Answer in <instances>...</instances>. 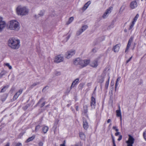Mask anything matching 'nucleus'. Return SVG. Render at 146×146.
<instances>
[{
    "instance_id": "f257e3e1",
    "label": "nucleus",
    "mask_w": 146,
    "mask_h": 146,
    "mask_svg": "<svg viewBox=\"0 0 146 146\" xmlns=\"http://www.w3.org/2000/svg\"><path fill=\"white\" fill-rule=\"evenodd\" d=\"M20 40L15 38H10L8 40V45L11 48L16 49H18L19 46Z\"/></svg>"
},
{
    "instance_id": "f03ea898",
    "label": "nucleus",
    "mask_w": 146,
    "mask_h": 146,
    "mask_svg": "<svg viewBox=\"0 0 146 146\" xmlns=\"http://www.w3.org/2000/svg\"><path fill=\"white\" fill-rule=\"evenodd\" d=\"M29 12V9L26 7L19 6L17 8V14L21 16L27 15Z\"/></svg>"
},
{
    "instance_id": "7ed1b4c3",
    "label": "nucleus",
    "mask_w": 146,
    "mask_h": 146,
    "mask_svg": "<svg viewBox=\"0 0 146 146\" xmlns=\"http://www.w3.org/2000/svg\"><path fill=\"white\" fill-rule=\"evenodd\" d=\"M9 28L11 30L18 31L20 29V23L16 20H12L10 21Z\"/></svg>"
},
{
    "instance_id": "20e7f679",
    "label": "nucleus",
    "mask_w": 146,
    "mask_h": 146,
    "mask_svg": "<svg viewBox=\"0 0 146 146\" xmlns=\"http://www.w3.org/2000/svg\"><path fill=\"white\" fill-rule=\"evenodd\" d=\"M128 136L129 137L128 140L126 141V143L127 144V146H133L135 139L130 135H128Z\"/></svg>"
},
{
    "instance_id": "39448f33",
    "label": "nucleus",
    "mask_w": 146,
    "mask_h": 146,
    "mask_svg": "<svg viewBox=\"0 0 146 146\" xmlns=\"http://www.w3.org/2000/svg\"><path fill=\"white\" fill-rule=\"evenodd\" d=\"M75 53V50H71L67 52L65 54V57L69 59L72 56L74 55Z\"/></svg>"
},
{
    "instance_id": "423d86ee",
    "label": "nucleus",
    "mask_w": 146,
    "mask_h": 146,
    "mask_svg": "<svg viewBox=\"0 0 146 146\" xmlns=\"http://www.w3.org/2000/svg\"><path fill=\"white\" fill-rule=\"evenodd\" d=\"M80 65L82 67L86 66L90 63V60H82L80 59Z\"/></svg>"
},
{
    "instance_id": "0eeeda50",
    "label": "nucleus",
    "mask_w": 146,
    "mask_h": 146,
    "mask_svg": "<svg viewBox=\"0 0 146 146\" xmlns=\"http://www.w3.org/2000/svg\"><path fill=\"white\" fill-rule=\"evenodd\" d=\"M64 58L60 55H57L56 56L54 60V62L56 63H59L62 62Z\"/></svg>"
},
{
    "instance_id": "6e6552de",
    "label": "nucleus",
    "mask_w": 146,
    "mask_h": 146,
    "mask_svg": "<svg viewBox=\"0 0 146 146\" xmlns=\"http://www.w3.org/2000/svg\"><path fill=\"white\" fill-rule=\"evenodd\" d=\"M113 7H110L108 9H107L105 12L104 13L102 16L103 18L104 19L106 18L108 16V14L111 13V11Z\"/></svg>"
},
{
    "instance_id": "1a4fd4ad",
    "label": "nucleus",
    "mask_w": 146,
    "mask_h": 146,
    "mask_svg": "<svg viewBox=\"0 0 146 146\" xmlns=\"http://www.w3.org/2000/svg\"><path fill=\"white\" fill-rule=\"evenodd\" d=\"M6 26V23L3 21V18L0 17V31H1Z\"/></svg>"
},
{
    "instance_id": "9d476101",
    "label": "nucleus",
    "mask_w": 146,
    "mask_h": 146,
    "mask_svg": "<svg viewBox=\"0 0 146 146\" xmlns=\"http://www.w3.org/2000/svg\"><path fill=\"white\" fill-rule=\"evenodd\" d=\"M133 38H132V37H131L130 38V39L128 41V42L126 48L125 50V52H126L128 50V49H129V47H130V46H131V43L133 41Z\"/></svg>"
},
{
    "instance_id": "9b49d317",
    "label": "nucleus",
    "mask_w": 146,
    "mask_h": 146,
    "mask_svg": "<svg viewBox=\"0 0 146 146\" xmlns=\"http://www.w3.org/2000/svg\"><path fill=\"white\" fill-rule=\"evenodd\" d=\"M96 105V100L95 98L93 96L91 98V102L90 103V106L92 108L94 107L95 108V106Z\"/></svg>"
},
{
    "instance_id": "f8f14e48",
    "label": "nucleus",
    "mask_w": 146,
    "mask_h": 146,
    "mask_svg": "<svg viewBox=\"0 0 146 146\" xmlns=\"http://www.w3.org/2000/svg\"><path fill=\"white\" fill-rule=\"evenodd\" d=\"M137 7V3L135 1H132L130 3V7L132 9H134Z\"/></svg>"
},
{
    "instance_id": "ddd939ff",
    "label": "nucleus",
    "mask_w": 146,
    "mask_h": 146,
    "mask_svg": "<svg viewBox=\"0 0 146 146\" xmlns=\"http://www.w3.org/2000/svg\"><path fill=\"white\" fill-rule=\"evenodd\" d=\"M80 58H76L74 61V64L76 65H80Z\"/></svg>"
},
{
    "instance_id": "4468645a",
    "label": "nucleus",
    "mask_w": 146,
    "mask_h": 146,
    "mask_svg": "<svg viewBox=\"0 0 146 146\" xmlns=\"http://www.w3.org/2000/svg\"><path fill=\"white\" fill-rule=\"evenodd\" d=\"M79 79L78 78L76 79L72 83L70 87V90L72 88H74L76 83L78 82Z\"/></svg>"
},
{
    "instance_id": "2eb2a0df",
    "label": "nucleus",
    "mask_w": 146,
    "mask_h": 146,
    "mask_svg": "<svg viewBox=\"0 0 146 146\" xmlns=\"http://www.w3.org/2000/svg\"><path fill=\"white\" fill-rule=\"evenodd\" d=\"M119 49V46L118 44L115 45L112 49V50H114L115 52H117L118 51Z\"/></svg>"
},
{
    "instance_id": "dca6fc26",
    "label": "nucleus",
    "mask_w": 146,
    "mask_h": 146,
    "mask_svg": "<svg viewBox=\"0 0 146 146\" xmlns=\"http://www.w3.org/2000/svg\"><path fill=\"white\" fill-rule=\"evenodd\" d=\"M83 126L84 128L85 129H87L88 127V123L87 122L86 120L83 121Z\"/></svg>"
},
{
    "instance_id": "f3484780",
    "label": "nucleus",
    "mask_w": 146,
    "mask_h": 146,
    "mask_svg": "<svg viewBox=\"0 0 146 146\" xmlns=\"http://www.w3.org/2000/svg\"><path fill=\"white\" fill-rule=\"evenodd\" d=\"M90 3L91 1H88L85 4L84 6L82 7V9L84 10H85Z\"/></svg>"
},
{
    "instance_id": "a211bd4d",
    "label": "nucleus",
    "mask_w": 146,
    "mask_h": 146,
    "mask_svg": "<svg viewBox=\"0 0 146 146\" xmlns=\"http://www.w3.org/2000/svg\"><path fill=\"white\" fill-rule=\"evenodd\" d=\"M104 76H101L99 77L98 81L99 82L102 83L104 81Z\"/></svg>"
},
{
    "instance_id": "6ab92c4d",
    "label": "nucleus",
    "mask_w": 146,
    "mask_h": 146,
    "mask_svg": "<svg viewBox=\"0 0 146 146\" xmlns=\"http://www.w3.org/2000/svg\"><path fill=\"white\" fill-rule=\"evenodd\" d=\"M91 66L92 67H96L98 66L97 61L96 60H95L91 64Z\"/></svg>"
},
{
    "instance_id": "aec40b11",
    "label": "nucleus",
    "mask_w": 146,
    "mask_h": 146,
    "mask_svg": "<svg viewBox=\"0 0 146 146\" xmlns=\"http://www.w3.org/2000/svg\"><path fill=\"white\" fill-rule=\"evenodd\" d=\"M119 110H117L116 111V115L117 117H121V113L120 110V107L119 106Z\"/></svg>"
},
{
    "instance_id": "412c9836",
    "label": "nucleus",
    "mask_w": 146,
    "mask_h": 146,
    "mask_svg": "<svg viewBox=\"0 0 146 146\" xmlns=\"http://www.w3.org/2000/svg\"><path fill=\"white\" fill-rule=\"evenodd\" d=\"M48 128L47 126H44L42 129V131H43L44 133L45 134L46 133L48 130Z\"/></svg>"
},
{
    "instance_id": "4be33fe9",
    "label": "nucleus",
    "mask_w": 146,
    "mask_h": 146,
    "mask_svg": "<svg viewBox=\"0 0 146 146\" xmlns=\"http://www.w3.org/2000/svg\"><path fill=\"white\" fill-rule=\"evenodd\" d=\"M35 137V136L33 135L32 137L29 138L26 140V142L28 143L32 141Z\"/></svg>"
},
{
    "instance_id": "5701e85b",
    "label": "nucleus",
    "mask_w": 146,
    "mask_h": 146,
    "mask_svg": "<svg viewBox=\"0 0 146 146\" xmlns=\"http://www.w3.org/2000/svg\"><path fill=\"white\" fill-rule=\"evenodd\" d=\"M79 136L82 139L84 140L85 139V136L83 133H79Z\"/></svg>"
},
{
    "instance_id": "b1692460",
    "label": "nucleus",
    "mask_w": 146,
    "mask_h": 146,
    "mask_svg": "<svg viewBox=\"0 0 146 146\" xmlns=\"http://www.w3.org/2000/svg\"><path fill=\"white\" fill-rule=\"evenodd\" d=\"M7 97V94H4L1 96V100L2 102H3L5 100Z\"/></svg>"
},
{
    "instance_id": "393cba45",
    "label": "nucleus",
    "mask_w": 146,
    "mask_h": 146,
    "mask_svg": "<svg viewBox=\"0 0 146 146\" xmlns=\"http://www.w3.org/2000/svg\"><path fill=\"white\" fill-rule=\"evenodd\" d=\"M139 17V15L138 14H137L135 17L133 19V21L132 22L133 23H135V22L137 20L138 18Z\"/></svg>"
},
{
    "instance_id": "a878e982",
    "label": "nucleus",
    "mask_w": 146,
    "mask_h": 146,
    "mask_svg": "<svg viewBox=\"0 0 146 146\" xmlns=\"http://www.w3.org/2000/svg\"><path fill=\"white\" fill-rule=\"evenodd\" d=\"M110 77H109L108 81L106 82V84H105V88L106 89H108V86L109 82V80H110Z\"/></svg>"
},
{
    "instance_id": "bb28decb",
    "label": "nucleus",
    "mask_w": 146,
    "mask_h": 146,
    "mask_svg": "<svg viewBox=\"0 0 146 146\" xmlns=\"http://www.w3.org/2000/svg\"><path fill=\"white\" fill-rule=\"evenodd\" d=\"M74 18L73 17H70L68 20V21L66 23L67 25H68L70 24L73 20Z\"/></svg>"
},
{
    "instance_id": "cd10ccee",
    "label": "nucleus",
    "mask_w": 146,
    "mask_h": 146,
    "mask_svg": "<svg viewBox=\"0 0 146 146\" xmlns=\"http://www.w3.org/2000/svg\"><path fill=\"white\" fill-rule=\"evenodd\" d=\"M88 28V26L87 25H84L82 26V28L80 29L83 31V32L87 28Z\"/></svg>"
},
{
    "instance_id": "c85d7f7f",
    "label": "nucleus",
    "mask_w": 146,
    "mask_h": 146,
    "mask_svg": "<svg viewBox=\"0 0 146 146\" xmlns=\"http://www.w3.org/2000/svg\"><path fill=\"white\" fill-rule=\"evenodd\" d=\"M19 95V94H18V93L17 92L13 97V100H16Z\"/></svg>"
},
{
    "instance_id": "c756f323",
    "label": "nucleus",
    "mask_w": 146,
    "mask_h": 146,
    "mask_svg": "<svg viewBox=\"0 0 146 146\" xmlns=\"http://www.w3.org/2000/svg\"><path fill=\"white\" fill-rule=\"evenodd\" d=\"M83 32L80 29H79V30L78 31L76 34V36H78L79 35H80L81 33Z\"/></svg>"
},
{
    "instance_id": "7c9ffc66",
    "label": "nucleus",
    "mask_w": 146,
    "mask_h": 146,
    "mask_svg": "<svg viewBox=\"0 0 146 146\" xmlns=\"http://www.w3.org/2000/svg\"><path fill=\"white\" fill-rule=\"evenodd\" d=\"M40 84L39 82H36L35 83H34L31 86V88H32L34 86H35L37 85H38Z\"/></svg>"
},
{
    "instance_id": "2f4dec72",
    "label": "nucleus",
    "mask_w": 146,
    "mask_h": 146,
    "mask_svg": "<svg viewBox=\"0 0 146 146\" xmlns=\"http://www.w3.org/2000/svg\"><path fill=\"white\" fill-rule=\"evenodd\" d=\"M8 86H4L1 90L0 92H5L7 88H8Z\"/></svg>"
},
{
    "instance_id": "473e14b6",
    "label": "nucleus",
    "mask_w": 146,
    "mask_h": 146,
    "mask_svg": "<svg viewBox=\"0 0 146 146\" xmlns=\"http://www.w3.org/2000/svg\"><path fill=\"white\" fill-rule=\"evenodd\" d=\"M87 106H84V112L85 113H86L87 112Z\"/></svg>"
},
{
    "instance_id": "72a5a7b5",
    "label": "nucleus",
    "mask_w": 146,
    "mask_h": 146,
    "mask_svg": "<svg viewBox=\"0 0 146 146\" xmlns=\"http://www.w3.org/2000/svg\"><path fill=\"white\" fill-rule=\"evenodd\" d=\"M40 126L39 125H38L35 127V131H36L37 130H38L40 128Z\"/></svg>"
},
{
    "instance_id": "f704fd0d",
    "label": "nucleus",
    "mask_w": 146,
    "mask_h": 146,
    "mask_svg": "<svg viewBox=\"0 0 146 146\" xmlns=\"http://www.w3.org/2000/svg\"><path fill=\"white\" fill-rule=\"evenodd\" d=\"M5 65L8 66L9 68V69H11L12 68V66L10 65L9 63H6L5 64Z\"/></svg>"
},
{
    "instance_id": "c9c22d12",
    "label": "nucleus",
    "mask_w": 146,
    "mask_h": 146,
    "mask_svg": "<svg viewBox=\"0 0 146 146\" xmlns=\"http://www.w3.org/2000/svg\"><path fill=\"white\" fill-rule=\"evenodd\" d=\"M29 106V105H27L25 106L24 107H23V108L24 109V110H25L27 109V108H28Z\"/></svg>"
},
{
    "instance_id": "e433bc0d",
    "label": "nucleus",
    "mask_w": 146,
    "mask_h": 146,
    "mask_svg": "<svg viewBox=\"0 0 146 146\" xmlns=\"http://www.w3.org/2000/svg\"><path fill=\"white\" fill-rule=\"evenodd\" d=\"M132 24L130 26V27L129 29V30H130L133 27L134 25V24L135 23H133V22H132Z\"/></svg>"
},
{
    "instance_id": "4c0bfd02",
    "label": "nucleus",
    "mask_w": 146,
    "mask_h": 146,
    "mask_svg": "<svg viewBox=\"0 0 146 146\" xmlns=\"http://www.w3.org/2000/svg\"><path fill=\"white\" fill-rule=\"evenodd\" d=\"M22 91H23V90L20 89L19 91V92H17V93H18V94H19V95H20V94H21L22 93Z\"/></svg>"
},
{
    "instance_id": "58836bf2",
    "label": "nucleus",
    "mask_w": 146,
    "mask_h": 146,
    "mask_svg": "<svg viewBox=\"0 0 146 146\" xmlns=\"http://www.w3.org/2000/svg\"><path fill=\"white\" fill-rule=\"evenodd\" d=\"M55 74L57 76H59L60 74V72H56L55 73Z\"/></svg>"
},
{
    "instance_id": "ea45409f",
    "label": "nucleus",
    "mask_w": 146,
    "mask_h": 146,
    "mask_svg": "<svg viewBox=\"0 0 146 146\" xmlns=\"http://www.w3.org/2000/svg\"><path fill=\"white\" fill-rule=\"evenodd\" d=\"M132 58V56H131L128 60H127L126 62V63H127L129 62L131 59Z\"/></svg>"
},
{
    "instance_id": "a19ab883",
    "label": "nucleus",
    "mask_w": 146,
    "mask_h": 146,
    "mask_svg": "<svg viewBox=\"0 0 146 146\" xmlns=\"http://www.w3.org/2000/svg\"><path fill=\"white\" fill-rule=\"evenodd\" d=\"M44 100V99L43 98H42L41 99H40L36 105L40 104V102H41L42 100Z\"/></svg>"
},
{
    "instance_id": "79ce46f5",
    "label": "nucleus",
    "mask_w": 146,
    "mask_h": 146,
    "mask_svg": "<svg viewBox=\"0 0 146 146\" xmlns=\"http://www.w3.org/2000/svg\"><path fill=\"white\" fill-rule=\"evenodd\" d=\"M16 146H22V145L21 143H18L17 144Z\"/></svg>"
},
{
    "instance_id": "37998d69",
    "label": "nucleus",
    "mask_w": 146,
    "mask_h": 146,
    "mask_svg": "<svg viewBox=\"0 0 146 146\" xmlns=\"http://www.w3.org/2000/svg\"><path fill=\"white\" fill-rule=\"evenodd\" d=\"M43 12L42 11H41L40 14H39V15L40 16H42L43 15Z\"/></svg>"
},
{
    "instance_id": "c03bdc74",
    "label": "nucleus",
    "mask_w": 146,
    "mask_h": 146,
    "mask_svg": "<svg viewBox=\"0 0 146 146\" xmlns=\"http://www.w3.org/2000/svg\"><path fill=\"white\" fill-rule=\"evenodd\" d=\"M43 145V143L42 142H40L38 143V145L39 146H42Z\"/></svg>"
},
{
    "instance_id": "a18cd8bd",
    "label": "nucleus",
    "mask_w": 146,
    "mask_h": 146,
    "mask_svg": "<svg viewBox=\"0 0 146 146\" xmlns=\"http://www.w3.org/2000/svg\"><path fill=\"white\" fill-rule=\"evenodd\" d=\"M118 82H116V83L115 85V91L116 90V89L117 87V85H118Z\"/></svg>"
},
{
    "instance_id": "49530a36",
    "label": "nucleus",
    "mask_w": 146,
    "mask_h": 146,
    "mask_svg": "<svg viewBox=\"0 0 146 146\" xmlns=\"http://www.w3.org/2000/svg\"><path fill=\"white\" fill-rule=\"evenodd\" d=\"M92 52L94 53H95L96 52V48H94L92 50Z\"/></svg>"
},
{
    "instance_id": "de8ad7c7",
    "label": "nucleus",
    "mask_w": 146,
    "mask_h": 146,
    "mask_svg": "<svg viewBox=\"0 0 146 146\" xmlns=\"http://www.w3.org/2000/svg\"><path fill=\"white\" fill-rule=\"evenodd\" d=\"M122 136L121 135H120L119 137V138H118V139H117V140L119 141L121 139H122Z\"/></svg>"
},
{
    "instance_id": "09e8293b",
    "label": "nucleus",
    "mask_w": 146,
    "mask_h": 146,
    "mask_svg": "<svg viewBox=\"0 0 146 146\" xmlns=\"http://www.w3.org/2000/svg\"><path fill=\"white\" fill-rule=\"evenodd\" d=\"M4 74V73L1 72L0 74V78L2 77V76Z\"/></svg>"
},
{
    "instance_id": "8fccbe9b",
    "label": "nucleus",
    "mask_w": 146,
    "mask_h": 146,
    "mask_svg": "<svg viewBox=\"0 0 146 146\" xmlns=\"http://www.w3.org/2000/svg\"><path fill=\"white\" fill-rule=\"evenodd\" d=\"M45 102H43L41 104V108H42V107H43L45 104Z\"/></svg>"
},
{
    "instance_id": "3c124183",
    "label": "nucleus",
    "mask_w": 146,
    "mask_h": 146,
    "mask_svg": "<svg viewBox=\"0 0 146 146\" xmlns=\"http://www.w3.org/2000/svg\"><path fill=\"white\" fill-rule=\"evenodd\" d=\"M120 133L119 132H117L115 134V135L116 136H117Z\"/></svg>"
},
{
    "instance_id": "603ef678",
    "label": "nucleus",
    "mask_w": 146,
    "mask_h": 146,
    "mask_svg": "<svg viewBox=\"0 0 146 146\" xmlns=\"http://www.w3.org/2000/svg\"><path fill=\"white\" fill-rule=\"evenodd\" d=\"M120 79V77H119L117 79V80H116V82H118V81H119V80Z\"/></svg>"
},
{
    "instance_id": "864d4df0",
    "label": "nucleus",
    "mask_w": 146,
    "mask_h": 146,
    "mask_svg": "<svg viewBox=\"0 0 146 146\" xmlns=\"http://www.w3.org/2000/svg\"><path fill=\"white\" fill-rule=\"evenodd\" d=\"M78 106H76V110L77 111H78Z\"/></svg>"
},
{
    "instance_id": "5fc2aeb1",
    "label": "nucleus",
    "mask_w": 146,
    "mask_h": 146,
    "mask_svg": "<svg viewBox=\"0 0 146 146\" xmlns=\"http://www.w3.org/2000/svg\"><path fill=\"white\" fill-rule=\"evenodd\" d=\"M60 146H66L65 145V143H63L62 144H61L60 145Z\"/></svg>"
},
{
    "instance_id": "6e6d98bb",
    "label": "nucleus",
    "mask_w": 146,
    "mask_h": 146,
    "mask_svg": "<svg viewBox=\"0 0 146 146\" xmlns=\"http://www.w3.org/2000/svg\"><path fill=\"white\" fill-rule=\"evenodd\" d=\"M111 121L110 119H109L107 121V123H109Z\"/></svg>"
},
{
    "instance_id": "4d7b16f0",
    "label": "nucleus",
    "mask_w": 146,
    "mask_h": 146,
    "mask_svg": "<svg viewBox=\"0 0 146 146\" xmlns=\"http://www.w3.org/2000/svg\"><path fill=\"white\" fill-rule=\"evenodd\" d=\"M75 146H80V144L79 143H78L75 145Z\"/></svg>"
},
{
    "instance_id": "13d9d810",
    "label": "nucleus",
    "mask_w": 146,
    "mask_h": 146,
    "mask_svg": "<svg viewBox=\"0 0 146 146\" xmlns=\"http://www.w3.org/2000/svg\"><path fill=\"white\" fill-rule=\"evenodd\" d=\"M112 142L113 143V144L115 143L114 138H113V139H112Z\"/></svg>"
},
{
    "instance_id": "bf43d9fd",
    "label": "nucleus",
    "mask_w": 146,
    "mask_h": 146,
    "mask_svg": "<svg viewBox=\"0 0 146 146\" xmlns=\"http://www.w3.org/2000/svg\"><path fill=\"white\" fill-rule=\"evenodd\" d=\"M112 128L114 130H115L116 128V126H113V127Z\"/></svg>"
},
{
    "instance_id": "052dcab7",
    "label": "nucleus",
    "mask_w": 146,
    "mask_h": 146,
    "mask_svg": "<svg viewBox=\"0 0 146 146\" xmlns=\"http://www.w3.org/2000/svg\"><path fill=\"white\" fill-rule=\"evenodd\" d=\"M48 87L47 86H45V87H44L42 89V91L43 92L44 90V89H45V88H46V87Z\"/></svg>"
},
{
    "instance_id": "680f3d73",
    "label": "nucleus",
    "mask_w": 146,
    "mask_h": 146,
    "mask_svg": "<svg viewBox=\"0 0 146 146\" xmlns=\"http://www.w3.org/2000/svg\"><path fill=\"white\" fill-rule=\"evenodd\" d=\"M70 36V35H69L67 37V39H69Z\"/></svg>"
},
{
    "instance_id": "e2e57ef3",
    "label": "nucleus",
    "mask_w": 146,
    "mask_h": 146,
    "mask_svg": "<svg viewBox=\"0 0 146 146\" xmlns=\"http://www.w3.org/2000/svg\"><path fill=\"white\" fill-rule=\"evenodd\" d=\"M115 130L117 132H118V131L119 130L118 129H117V128H116V129H115Z\"/></svg>"
},
{
    "instance_id": "0e129e2a",
    "label": "nucleus",
    "mask_w": 146,
    "mask_h": 146,
    "mask_svg": "<svg viewBox=\"0 0 146 146\" xmlns=\"http://www.w3.org/2000/svg\"><path fill=\"white\" fill-rule=\"evenodd\" d=\"M124 32H127V29H125L124 30Z\"/></svg>"
},
{
    "instance_id": "69168bd1",
    "label": "nucleus",
    "mask_w": 146,
    "mask_h": 146,
    "mask_svg": "<svg viewBox=\"0 0 146 146\" xmlns=\"http://www.w3.org/2000/svg\"><path fill=\"white\" fill-rule=\"evenodd\" d=\"M113 144V146H116L115 143Z\"/></svg>"
},
{
    "instance_id": "338daca9",
    "label": "nucleus",
    "mask_w": 146,
    "mask_h": 146,
    "mask_svg": "<svg viewBox=\"0 0 146 146\" xmlns=\"http://www.w3.org/2000/svg\"><path fill=\"white\" fill-rule=\"evenodd\" d=\"M111 136H112V139H113V138H113V135L112 134L111 135Z\"/></svg>"
},
{
    "instance_id": "774afa93",
    "label": "nucleus",
    "mask_w": 146,
    "mask_h": 146,
    "mask_svg": "<svg viewBox=\"0 0 146 146\" xmlns=\"http://www.w3.org/2000/svg\"><path fill=\"white\" fill-rule=\"evenodd\" d=\"M145 35H146V29H145Z\"/></svg>"
}]
</instances>
